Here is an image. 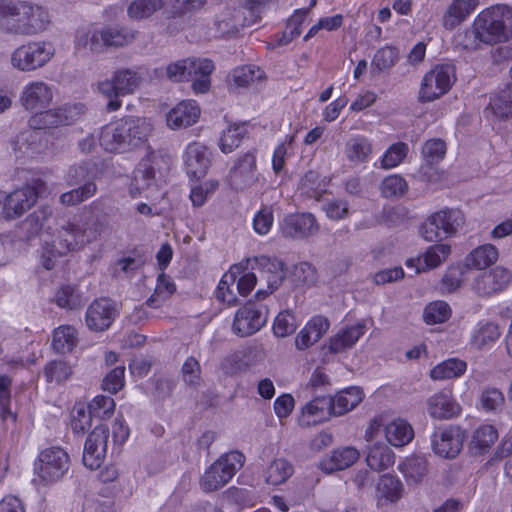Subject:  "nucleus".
<instances>
[{
    "label": "nucleus",
    "mask_w": 512,
    "mask_h": 512,
    "mask_svg": "<svg viewBox=\"0 0 512 512\" xmlns=\"http://www.w3.org/2000/svg\"><path fill=\"white\" fill-rule=\"evenodd\" d=\"M512 38V7L504 4L491 6L481 11L465 31L462 45L468 50H477L481 44L494 45Z\"/></svg>",
    "instance_id": "f257e3e1"
},
{
    "label": "nucleus",
    "mask_w": 512,
    "mask_h": 512,
    "mask_svg": "<svg viewBox=\"0 0 512 512\" xmlns=\"http://www.w3.org/2000/svg\"><path fill=\"white\" fill-rule=\"evenodd\" d=\"M176 291V286L171 278L164 272L160 273L153 294L147 299L146 305L151 308H159Z\"/></svg>",
    "instance_id": "37998d69"
},
{
    "label": "nucleus",
    "mask_w": 512,
    "mask_h": 512,
    "mask_svg": "<svg viewBox=\"0 0 512 512\" xmlns=\"http://www.w3.org/2000/svg\"><path fill=\"white\" fill-rule=\"evenodd\" d=\"M264 77L265 73L260 67L244 65L233 69L228 79L236 87H247L256 81L262 80Z\"/></svg>",
    "instance_id": "79ce46f5"
},
{
    "label": "nucleus",
    "mask_w": 512,
    "mask_h": 512,
    "mask_svg": "<svg viewBox=\"0 0 512 512\" xmlns=\"http://www.w3.org/2000/svg\"><path fill=\"white\" fill-rule=\"evenodd\" d=\"M364 333V324L349 326L330 339L328 349L331 353H340L353 347Z\"/></svg>",
    "instance_id": "c85d7f7f"
},
{
    "label": "nucleus",
    "mask_w": 512,
    "mask_h": 512,
    "mask_svg": "<svg viewBox=\"0 0 512 512\" xmlns=\"http://www.w3.org/2000/svg\"><path fill=\"white\" fill-rule=\"evenodd\" d=\"M456 80V68L451 63L436 65L422 80L418 100L422 103L438 99L447 93Z\"/></svg>",
    "instance_id": "1a4fd4ad"
},
{
    "label": "nucleus",
    "mask_w": 512,
    "mask_h": 512,
    "mask_svg": "<svg viewBox=\"0 0 512 512\" xmlns=\"http://www.w3.org/2000/svg\"><path fill=\"white\" fill-rule=\"evenodd\" d=\"M451 316L450 306L444 301H435L429 303L423 313L424 321L429 324L443 323Z\"/></svg>",
    "instance_id": "4d7b16f0"
},
{
    "label": "nucleus",
    "mask_w": 512,
    "mask_h": 512,
    "mask_svg": "<svg viewBox=\"0 0 512 512\" xmlns=\"http://www.w3.org/2000/svg\"><path fill=\"white\" fill-rule=\"evenodd\" d=\"M200 116V108L193 100L178 103L167 114V125L172 129H181L195 124Z\"/></svg>",
    "instance_id": "393cba45"
},
{
    "label": "nucleus",
    "mask_w": 512,
    "mask_h": 512,
    "mask_svg": "<svg viewBox=\"0 0 512 512\" xmlns=\"http://www.w3.org/2000/svg\"><path fill=\"white\" fill-rule=\"evenodd\" d=\"M451 252V247L448 244H435L427 248L422 257L424 269H433L438 267L443 261L446 260Z\"/></svg>",
    "instance_id": "6e6d98bb"
},
{
    "label": "nucleus",
    "mask_w": 512,
    "mask_h": 512,
    "mask_svg": "<svg viewBox=\"0 0 512 512\" xmlns=\"http://www.w3.org/2000/svg\"><path fill=\"white\" fill-rule=\"evenodd\" d=\"M498 259V250L492 244L481 245L470 252L466 257V265L476 269H484Z\"/></svg>",
    "instance_id": "e433bc0d"
},
{
    "label": "nucleus",
    "mask_w": 512,
    "mask_h": 512,
    "mask_svg": "<svg viewBox=\"0 0 512 512\" xmlns=\"http://www.w3.org/2000/svg\"><path fill=\"white\" fill-rule=\"evenodd\" d=\"M117 315L116 304L108 298H100L87 308L85 322L90 330L102 332L111 326Z\"/></svg>",
    "instance_id": "f3484780"
},
{
    "label": "nucleus",
    "mask_w": 512,
    "mask_h": 512,
    "mask_svg": "<svg viewBox=\"0 0 512 512\" xmlns=\"http://www.w3.org/2000/svg\"><path fill=\"white\" fill-rule=\"evenodd\" d=\"M162 0H134L128 7V15L132 19L140 20L150 17L163 7Z\"/></svg>",
    "instance_id": "864d4df0"
},
{
    "label": "nucleus",
    "mask_w": 512,
    "mask_h": 512,
    "mask_svg": "<svg viewBox=\"0 0 512 512\" xmlns=\"http://www.w3.org/2000/svg\"><path fill=\"white\" fill-rule=\"evenodd\" d=\"M151 125L141 118L120 119L101 129L99 142L108 152L127 153L145 147Z\"/></svg>",
    "instance_id": "7ed1b4c3"
},
{
    "label": "nucleus",
    "mask_w": 512,
    "mask_h": 512,
    "mask_svg": "<svg viewBox=\"0 0 512 512\" xmlns=\"http://www.w3.org/2000/svg\"><path fill=\"white\" fill-rule=\"evenodd\" d=\"M296 328L295 316L289 311L280 312L275 318L273 331L277 337H286L294 333Z\"/></svg>",
    "instance_id": "338daca9"
},
{
    "label": "nucleus",
    "mask_w": 512,
    "mask_h": 512,
    "mask_svg": "<svg viewBox=\"0 0 512 512\" xmlns=\"http://www.w3.org/2000/svg\"><path fill=\"white\" fill-rule=\"evenodd\" d=\"M479 5V0H454L446 11L443 24L452 30L460 25Z\"/></svg>",
    "instance_id": "cd10ccee"
},
{
    "label": "nucleus",
    "mask_w": 512,
    "mask_h": 512,
    "mask_svg": "<svg viewBox=\"0 0 512 512\" xmlns=\"http://www.w3.org/2000/svg\"><path fill=\"white\" fill-rule=\"evenodd\" d=\"M246 134V128L243 125H230L220 138V149L223 153H230L236 149Z\"/></svg>",
    "instance_id": "13d9d810"
},
{
    "label": "nucleus",
    "mask_w": 512,
    "mask_h": 512,
    "mask_svg": "<svg viewBox=\"0 0 512 512\" xmlns=\"http://www.w3.org/2000/svg\"><path fill=\"white\" fill-rule=\"evenodd\" d=\"M141 77L131 69H121L113 77L99 83L98 89L102 95L109 99L106 109L109 112L118 110L122 102L121 96L132 94L141 84Z\"/></svg>",
    "instance_id": "6e6552de"
},
{
    "label": "nucleus",
    "mask_w": 512,
    "mask_h": 512,
    "mask_svg": "<svg viewBox=\"0 0 512 512\" xmlns=\"http://www.w3.org/2000/svg\"><path fill=\"white\" fill-rule=\"evenodd\" d=\"M77 342V331L73 326L62 325L53 332L52 346L57 353L71 352Z\"/></svg>",
    "instance_id": "4c0bfd02"
},
{
    "label": "nucleus",
    "mask_w": 512,
    "mask_h": 512,
    "mask_svg": "<svg viewBox=\"0 0 512 512\" xmlns=\"http://www.w3.org/2000/svg\"><path fill=\"white\" fill-rule=\"evenodd\" d=\"M50 110L59 127L63 125H71L78 121L84 114L85 105L82 103L64 104Z\"/></svg>",
    "instance_id": "09e8293b"
},
{
    "label": "nucleus",
    "mask_w": 512,
    "mask_h": 512,
    "mask_svg": "<svg viewBox=\"0 0 512 512\" xmlns=\"http://www.w3.org/2000/svg\"><path fill=\"white\" fill-rule=\"evenodd\" d=\"M70 466V458L60 447H50L41 451L35 462V472L46 483L62 479Z\"/></svg>",
    "instance_id": "9b49d317"
},
{
    "label": "nucleus",
    "mask_w": 512,
    "mask_h": 512,
    "mask_svg": "<svg viewBox=\"0 0 512 512\" xmlns=\"http://www.w3.org/2000/svg\"><path fill=\"white\" fill-rule=\"evenodd\" d=\"M408 150V145L404 142L392 144L384 153L380 167L385 170L397 167L407 156Z\"/></svg>",
    "instance_id": "bf43d9fd"
},
{
    "label": "nucleus",
    "mask_w": 512,
    "mask_h": 512,
    "mask_svg": "<svg viewBox=\"0 0 512 512\" xmlns=\"http://www.w3.org/2000/svg\"><path fill=\"white\" fill-rule=\"evenodd\" d=\"M51 216L52 208L49 206H42L29 214L20 223V230L23 233V237L26 240L35 237L42 230L45 221H47Z\"/></svg>",
    "instance_id": "72a5a7b5"
},
{
    "label": "nucleus",
    "mask_w": 512,
    "mask_h": 512,
    "mask_svg": "<svg viewBox=\"0 0 512 512\" xmlns=\"http://www.w3.org/2000/svg\"><path fill=\"white\" fill-rule=\"evenodd\" d=\"M498 439V431L492 425H482L472 434L469 449L475 455H481L490 450Z\"/></svg>",
    "instance_id": "7c9ffc66"
},
{
    "label": "nucleus",
    "mask_w": 512,
    "mask_h": 512,
    "mask_svg": "<svg viewBox=\"0 0 512 512\" xmlns=\"http://www.w3.org/2000/svg\"><path fill=\"white\" fill-rule=\"evenodd\" d=\"M334 400L330 396H317L308 402L301 410L298 419L302 427H310L329 419L334 415Z\"/></svg>",
    "instance_id": "412c9836"
},
{
    "label": "nucleus",
    "mask_w": 512,
    "mask_h": 512,
    "mask_svg": "<svg viewBox=\"0 0 512 512\" xmlns=\"http://www.w3.org/2000/svg\"><path fill=\"white\" fill-rule=\"evenodd\" d=\"M53 100L52 87L44 81H31L25 84L19 95V104L30 113L46 109Z\"/></svg>",
    "instance_id": "ddd939ff"
},
{
    "label": "nucleus",
    "mask_w": 512,
    "mask_h": 512,
    "mask_svg": "<svg viewBox=\"0 0 512 512\" xmlns=\"http://www.w3.org/2000/svg\"><path fill=\"white\" fill-rule=\"evenodd\" d=\"M46 189L45 182L32 179L27 185L12 191L5 196L7 213L6 220H14L29 211L37 202L38 197Z\"/></svg>",
    "instance_id": "9d476101"
},
{
    "label": "nucleus",
    "mask_w": 512,
    "mask_h": 512,
    "mask_svg": "<svg viewBox=\"0 0 512 512\" xmlns=\"http://www.w3.org/2000/svg\"><path fill=\"white\" fill-rule=\"evenodd\" d=\"M398 59V52L393 47H384L376 51L371 67L374 71L381 73L393 67Z\"/></svg>",
    "instance_id": "052dcab7"
},
{
    "label": "nucleus",
    "mask_w": 512,
    "mask_h": 512,
    "mask_svg": "<svg viewBox=\"0 0 512 512\" xmlns=\"http://www.w3.org/2000/svg\"><path fill=\"white\" fill-rule=\"evenodd\" d=\"M307 14L308 9H298L294 12L288 19L286 29L278 40L279 46L288 45L294 38L301 34L300 26Z\"/></svg>",
    "instance_id": "5fc2aeb1"
},
{
    "label": "nucleus",
    "mask_w": 512,
    "mask_h": 512,
    "mask_svg": "<svg viewBox=\"0 0 512 512\" xmlns=\"http://www.w3.org/2000/svg\"><path fill=\"white\" fill-rule=\"evenodd\" d=\"M293 473V465L284 458H278L267 467L266 482L271 485H280L285 483Z\"/></svg>",
    "instance_id": "49530a36"
},
{
    "label": "nucleus",
    "mask_w": 512,
    "mask_h": 512,
    "mask_svg": "<svg viewBox=\"0 0 512 512\" xmlns=\"http://www.w3.org/2000/svg\"><path fill=\"white\" fill-rule=\"evenodd\" d=\"M445 154L446 144L441 139H430L422 147V156L429 165L437 164Z\"/></svg>",
    "instance_id": "680f3d73"
},
{
    "label": "nucleus",
    "mask_w": 512,
    "mask_h": 512,
    "mask_svg": "<svg viewBox=\"0 0 512 512\" xmlns=\"http://www.w3.org/2000/svg\"><path fill=\"white\" fill-rule=\"evenodd\" d=\"M256 158L252 153L240 157L229 173V183L235 190H243L256 181Z\"/></svg>",
    "instance_id": "5701e85b"
},
{
    "label": "nucleus",
    "mask_w": 512,
    "mask_h": 512,
    "mask_svg": "<svg viewBox=\"0 0 512 512\" xmlns=\"http://www.w3.org/2000/svg\"><path fill=\"white\" fill-rule=\"evenodd\" d=\"M55 303L60 307L68 310H77L83 307L86 299L77 286L63 285L55 294Z\"/></svg>",
    "instance_id": "c9c22d12"
},
{
    "label": "nucleus",
    "mask_w": 512,
    "mask_h": 512,
    "mask_svg": "<svg viewBox=\"0 0 512 512\" xmlns=\"http://www.w3.org/2000/svg\"><path fill=\"white\" fill-rule=\"evenodd\" d=\"M484 113L486 115L491 114L498 120L512 118V84L508 85L507 90L501 91V93L490 99V103L485 108Z\"/></svg>",
    "instance_id": "2f4dec72"
},
{
    "label": "nucleus",
    "mask_w": 512,
    "mask_h": 512,
    "mask_svg": "<svg viewBox=\"0 0 512 512\" xmlns=\"http://www.w3.org/2000/svg\"><path fill=\"white\" fill-rule=\"evenodd\" d=\"M9 34L32 36L47 28L49 13L41 6L29 3L12 4Z\"/></svg>",
    "instance_id": "39448f33"
},
{
    "label": "nucleus",
    "mask_w": 512,
    "mask_h": 512,
    "mask_svg": "<svg viewBox=\"0 0 512 512\" xmlns=\"http://www.w3.org/2000/svg\"><path fill=\"white\" fill-rule=\"evenodd\" d=\"M109 429L106 425H97L86 439L83 451V464L95 470L99 468L104 460L107 450Z\"/></svg>",
    "instance_id": "2eb2a0df"
},
{
    "label": "nucleus",
    "mask_w": 512,
    "mask_h": 512,
    "mask_svg": "<svg viewBox=\"0 0 512 512\" xmlns=\"http://www.w3.org/2000/svg\"><path fill=\"white\" fill-rule=\"evenodd\" d=\"M109 221L110 206L108 201L104 198L93 201L85 207L82 226L68 223L62 227V236H69L71 239L65 237L64 243L60 241L59 254L76 250L84 242L96 240L109 228Z\"/></svg>",
    "instance_id": "f03ea898"
},
{
    "label": "nucleus",
    "mask_w": 512,
    "mask_h": 512,
    "mask_svg": "<svg viewBox=\"0 0 512 512\" xmlns=\"http://www.w3.org/2000/svg\"><path fill=\"white\" fill-rule=\"evenodd\" d=\"M134 39L133 33L120 26H108L94 31L89 42L90 50L100 52L103 47H122Z\"/></svg>",
    "instance_id": "aec40b11"
},
{
    "label": "nucleus",
    "mask_w": 512,
    "mask_h": 512,
    "mask_svg": "<svg viewBox=\"0 0 512 512\" xmlns=\"http://www.w3.org/2000/svg\"><path fill=\"white\" fill-rule=\"evenodd\" d=\"M399 468L410 484L421 483L428 472L427 461L420 456L407 458Z\"/></svg>",
    "instance_id": "a19ab883"
},
{
    "label": "nucleus",
    "mask_w": 512,
    "mask_h": 512,
    "mask_svg": "<svg viewBox=\"0 0 512 512\" xmlns=\"http://www.w3.org/2000/svg\"><path fill=\"white\" fill-rule=\"evenodd\" d=\"M210 163V155L204 145L197 142L188 145L185 152V166L189 177L196 179L204 177Z\"/></svg>",
    "instance_id": "b1692460"
},
{
    "label": "nucleus",
    "mask_w": 512,
    "mask_h": 512,
    "mask_svg": "<svg viewBox=\"0 0 512 512\" xmlns=\"http://www.w3.org/2000/svg\"><path fill=\"white\" fill-rule=\"evenodd\" d=\"M214 68L210 59L188 57L169 63L164 68V75L175 83L192 81L194 92L206 93L211 86L210 75Z\"/></svg>",
    "instance_id": "20e7f679"
},
{
    "label": "nucleus",
    "mask_w": 512,
    "mask_h": 512,
    "mask_svg": "<svg viewBox=\"0 0 512 512\" xmlns=\"http://www.w3.org/2000/svg\"><path fill=\"white\" fill-rule=\"evenodd\" d=\"M300 189L308 197L319 200L326 191V183L318 172L309 170L301 179Z\"/></svg>",
    "instance_id": "8fccbe9b"
},
{
    "label": "nucleus",
    "mask_w": 512,
    "mask_h": 512,
    "mask_svg": "<svg viewBox=\"0 0 512 512\" xmlns=\"http://www.w3.org/2000/svg\"><path fill=\"white\" fill-rule=\"evenodd\" d=\"M183 381L191 387H198L201 383V366L194 357H189L184 362L182 369Z\"/></svg>",
    "instance_id": "774afa93"
},
{
    "label": "nucleus",
    "mask_w": 512,
    "mask_h": 512,
    "mask_svg": "<svg viewBox=\"0 0 512 512\" xmlns=\"http://www.w3.org/2000/svg\"><path fill=\"white\" fill-rule=\"evenodd\" d=\"M429 415L437 420H449L460 415L462 408L448 391L442 390L427 400Z\"/></svg>",
    "instance_id": "4be33fe9"
},
{
    "label": "nucleus",
    "mask_w": 512,
    "mask_h": 512,
    "mask_svg": "<svg viewBox=\"0 0 512 512\" xmlns=\"http://www.w3.org/2000/svg\"><path fill=\"white\" fill-rule=\"evenodd\" d=\"M47 146L43 131L36 128L21 131L11 140V148L17 159L32 158L42 153Z\"/></svg>",
    "instance_id": "dca6fc26"
},
{
    "label": "nucleus",
    "mask_w": 512,
    "mask_h": 512,
    "mask_svg": "<svg viewBox=\"0 0 512 512\" xmlns=\"http://www.w3.org/2000/svg\"><path fill=\"white\" fill-rule=\"evenodd\" d=\"M385 435L391 445L402 447L413 439L414 431L407 421L396 419L386 426Z\"/></svg>",
    "instance_id": "f704fd0d"
},
{
    "label": "nucleus",
    "mask_w": 512,
    "mask_h": 512,
    "mask_svg": "<svg viewBox=\"0 0 512 512\" xmlns=\"http://www.w3.org/2000/svg\"><path fill=\"white\" fill-rule=\"evenodd\" d=\"M330 323L327 318L317 315L298 333L295 339L296 348L304 350L316 342L328 331Z\"/></svg>",
    "instance_id": "bb28decb"
},
{
    "label": "nucleus",
    "mask_w": 512,
    "mask_h": 512,
    "mask_svg": "<svg viewBox=\"0 0 512 512\" xmlns=\"http://www.w3.org/2000/svg\"><path fill=\"white\" fill-rule=\"evenodd\" d=\"M441 221H438L445 238L456 234L457 230L464 224V215L458 209H445L436 212Z\"/></svg>",
    "instance_id": "de8ad7c7"
},
{
    "label": "nucleus",
    "mask_w": 512,
    "mask_h": 512,
    "mask_svg": "<svg viewBox=\"0 0 512 512\" xmlns=\"http://www.w3.org/2000/svg\"><path fill=\"white\" fill-rule=\"evenodd\" d=\"M466 368V362L457 358H451L436 365L430 371V377L433 380L457 378L465 373Z\"/></svg>",
    "instance_id": "c03bdc74"
},
{
    "label": "nucleus",
    "mask_w": 512,
    "mask_h": 512,
    "mask_svg": "<svg viewBox=\"0 0 512 512\" xmlns=\"http://www.w3.org/2000/svg\"><path fill=\"white\" fill-rule=\"evenodd\" d=\"M464 438V433L459 427L439 428L432 434V449L442 458L453 459L462 450Z\"/></svg>",
    "instance_id": "4468645a"
},
{
    "label": "nucleus",
    "mask_w": 512,
    "mask_h": 512,
    "mask_svg": "<svg viewBox=\"0 0 512 512\" xmlns=\"http://www.w3.org/2000/svg\"><path fill=\"white\" fill-rule=\"evenodd\" d=\"M500 336L499 327L493 322H487L478 328L473 335V343L479 349L488 343L496 341Z\"/></svg>",
    "instance_id": "69168bd1"
},
{
    "label": "nucleus",
    "mask_w": 512,
    "mask_h": 512,
    "mask_svg": "<svg viewBox=\"0 0 512 512\" xmlns=\"http://www.w3.org/2000/svg\"><path fill=\"white\" fill-rule=\"evenodd\" d=\"M394 453L385 444L376 443L371 446L366 456L367 465L374 471H384L393 465Z\"/></svg>",
    "instance_id": "473e14b6"
},
{
    "label": "nucleus",
    "mask_w": 512,
    "mask_h": 512,
    "mask_svg": "<svg viewBox=\"0 0 512 512\" xmlns=\"http://www.w3.org/2000/svg\"><path fill=\"white\" fill-rule=\"evenodd\" d=\"M245 456L238 451H231L213 462L200 478L202 491L210 493L224 487L243 466Z\"/></svg>",
    "instance_id": "423d86ee"
},
{
    "label": "nucleus",
    "mask_w": 512,
    "mask_h": 512,
    "mask_svg": "<svg viewBox=\"0 0 512 512\" xmlns=\"http://www.w3.org/2000/svg\"><path fill=\"white\" fill-rule=\"evenodd\" d=\"M359 456V451L354 447L337 448L320 461L319 467L325 473L330 474L352 466L359 459Z\"/></svg>",
    "instance_id": "a878e982"
},
{
    "label": "nucleus",
    "mask_w": 512,
    "mask_h": 512,
    "mask_svg": "<svg viewBox=\"0 0 512 512\" xmlns=\"http://www.w3.org/2000/svg\"><path fill=\"white\" fill-rule=\"evenodd\" d=\"M511 280V273L504 267L497 266L483 272L475 278L473 290L482 297H488L502 291Z\"/></svg>",
    "instance_id": "6ab92c4d"
},
{
    "label": "nucleus",
    "mask_w": 512,
    "mask_h": 512,
    "mask_svg": "<svg viewBox=\"0 0 512 512\" xmlns=\"http://www.w3.org/2000/svg\"><path fill=\"white\" fill-rule=\"evenodd\" d=\"M266 321L267 315L263 311V306L249 300L243 307L237 310L232 324V331L240 337L250 336L259 331Z\"/></svg>",
    "instance_id": "f8f14e48"
},
{
    "label": "nucleus",
    "mask_w": 512,
    "mask_h": 512,
    "mask_svg": "<svg viewBox=\"0 0 512 512\" xmlns=\"http://www.w3.org/2000/svg\"><path fill=\"white\" fill-rule=\"evenodd\" d=\"M280 228L286 238L304 239L316 234L319 225L311 213H293L283 218Z\"/></svg>",
    "instance_id": "a211bd4d"
},
{
    "label": "nucleus",
    "mask_w": 512,
    "mask_h": 512,
    "mask_svg": "<svg viewBox=\"0 0 512 512\" xmlns=\"http://www.w3.org/2000/svg\"><path fill=\"white\" fill-rule=\"evenodd\" d=\"M407 189V182L400 175L387 176L381 184L382 195L386 198L402 196Z\"/></svg>",
    "instance_id": "0e129e2a"
},
{
    "label": "nucleus",
    "mask_w": 512,
    "mask_h": 512,
    "mask_svg": "<svg viewBox=\"0 0 512 512\" xmlns=\"http://www.w3.org/2000/svg\"><path fill=\"white\" fill-rule=\"evenodd\" d=\"M55 48L46 41H30L16 48L11 54V65L22 72H32L44 67L54 56Z\"/></svg>",
    "instance_id": "0eeeda50"
},
{
    "label": "nucleus",
    "mask_w": 512,
    "mask_h": 512,
    "mask_svg": "<svg viewBox=\"0 0 512 512\" xmlns=\"http://www.w3.org/2000/svg\"><path fill=\"white\" fill-rule=\"evenodd\" d=\"M372 152V143L364 136L352 137L345 144V156L354 165L367 162Z\"/></svg>",
    "instance_id": "c756f323"
},
{
    "label": "nucleus",
    "mask_w": 512,
    "mask_h": 512,
    "mask_svg": "<svg viewBox=\"0 0 512 512\" xmlns=\"http://www.w3.org/2000/svg\"><path fill=\"white\" fill-rule=\"evenodd\" d=\"M363 397L358 387H349L336 395L334 400V416H340L355 408Z\"/></svg>",
    "instance_id": "ea45409f"
},
{
    "label": "nucleus",
    "mask_w": 512,
    "mask_h": 512,
    "mask_svg": "<svg viewBox=\"0 0 512 512\" xmlns=\"http://www.w3.org/2000/svg\"><path fill=\"white\" fill-rule=\"evenodd\" d=\"M376 491L379 498L394 503L402 497L404 486L397 477L384 474L377 483Z\"/></svg>",
    "instance_id": "58836bf2"
},
{
    "label": "nucleus",
    "mask_w": 512,
    "mask_h": 512,
    "mask_svg": "<svg viewBox=\"0 0 512 512\" xmlns=\"http://www.w3.org/2000/svg\"><path fill=\"white\" fill-rule=\"evenodd\" d=\"M259 263L266 274L268 287L271 291H275L285 278L284 263L280 259H271L265 256L259 259Z\"/></svg>",
    "instance_id": "a18cd8bd"
},
{
    "label": "nucleus",
    "mask_w": 512,
    "mask_h": 512,
    "mask_svg": "<svg viewBox=\"0 0 512 512\" xmlns=\"http://www.w3.org/2000/svg\"><path fill=\"white\" fill-rule=\"evenodd\" d=\"M72 374L71 367L64 361L52 360L44 368V375L47 382H63Z\"/></svg>",
    "instance_id": "e2e57ef3"
},
{
    "label": "nucleus",
    "mask_w": 512,
    "mask_h": 512,
    "mask_svg": "<svg viewBox=\"0 0 512 512\" xmlns=\"http://www.w3.org/2000/svg\"><path fill=\"white\" fill-rule=\"evenodd\" d=\"M97 192V186L93 181H87L83 185L63 193L60 202L67 206H74L93 197Z\"/></svg>",
    "instance_id": "3c124183"
},
{
    "label": "nucleus",
    "mask_w": 512,
    "mask_h": 512,
    "mask_svg": "<svg viewBox=\"0 0 512 512\" xmlns=\"http://www.w3.org/2000/svg\"><path fill=\"white\" fill-rule=\"evenodd\" d=\"M155 183V169L149 159L140 161L134 171L133 185L139 191L150 188Z\"/></svg>",
    "instance_id": "603ef678"
}]
</instances>
